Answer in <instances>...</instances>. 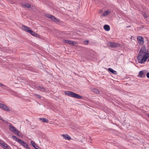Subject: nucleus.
Segmentation results:
<instances>
[{
	"label": "nucleus",
	"mask_w": 149,
	"mask_h": 149,
	"mask_svg": "<svg viewBox=\"0 0 149 149\" xmlns=\"http://www.w3.org/2000/svg\"><path fill=\"white\" fill-rule=\"evenodd\" d=\"M0 143L1 144V146L4 149H10L9 148V146H8V145L6 144V143L4 142H3V143Z\"/></svg>",
	"instance_id": "obj_7"
},
{
	"label": "nucleus",
	"mask_w": 149,
	"mask_h": 149,
	"mask_svg": "<svg viewBox=\"0 0 149 149\" xmlns=\"http://www.w3.org/2000/svg\"><path fill=\"white\" fill-rule=\"evenodd\" d=\"M2 87H3V88L5 89H6L8 88V87L4 85H3Z\"/></svg>",
	"instance_id": "obj_29"
},
{
	"label": "nucleus",
	"mask_w": 149,
	"mask_h": 149,
	"mask_svg": "<svg viewBox=\"0 0 149 149\" xmlns=\"http://www.w3.org/2000/svg\"><path fill=\"white\" fill-rule=\"evenodd\" d=\"M39 119L41 120L42 122L45 123H47L49 122V120L48 119H47L46 118H39Z\"/></svg>",
	"instance_id": "obj_12"
},
{
	"label": "nucleus",
	"mask_w": 149,
	"mask_h": 149,
	"mask_svg": "<svg viewBox=\"0 0 149 149\" xmlns=\"http://www.w3.org/2000/svg\"><path fill=\"white\" fill-rule=\"evenodd\" d=\"M52 20L56 22H60V20L59 19L56 18L54 16H53V17L52 18Z\"/></svg>",
	"instance_id": "obj_19"
},
{
	"label": "nucleus",
	"mask_w": 149,
	"mask_h": 149,
	"mask_svg": "<svg viewBox=\"0 0 149 149\" xmlns=\"http://www.w3.org/2000/svg\"><path fill=\"white\" fill-rule=\"evenodd\" d=\"M110 46L112 47H117L120 46V45L114 42H109Z\"/></svg>",
	"instance_id": "obj_6"
},
{
	"label": "nucleus",
	"mask_w": 149,
	"mask_h": 149,
	"mask_svg": "<svg viewBox=\"0 0 149 149\" xmlns=\"http://www.w3.org/2000/svg\"><path fill=\"white\" fill-rule=\"evenodd\" d=\"M45 16L46 17L49 18L51 19H52V18L54 16H53L49 14H46L45 15Z\"/></svg>",
	"instance_id": "obj_21"
},
{
	"label": "nucleus",
	"mask_w": 149,
	"mask_h": 149,
	"mask_svg": "<svg viewBox=\"0 0 149 149\" xmlns=\"http://www.w3.org/2000/svg\"><path fill=\"white\" fill-rule=\"evenodd\" d=\"M146 53L148 55V61H149V53L148 52V51H146Z\"/></svg>",
	"instance_id": "obj_27"
},
{
	"label": "nucleus",
	"mask_w": 149,
	"mask_h": 149,
	"mask_svg": "<svg viewBox=\"0 0 149 149\" xmlns=\"http://www.w3.org/2000/svg\"><path fill=\"white\" fill-rule=\"evenodd\" d=\"M24 146L27 148L30 149V148L29 147L28 145L26 143H25Z\"/></svg>",
	"instance_id": "obj_24"
},
{
	"label": "nucleus",
	"mask_w": 149,
	"mask_h": 149,
	"mask_svg": "<svg viewBox=\"0 0 149 149\" xmlns=\"http://www.w3.org/2000/svg\"><path fill=\"white\" fill-rule=\"evenodd\" d=\"M92 91L93 92L97 94H99L100 93L99 91L95 88H93L92 89Z\"/></svg>",
	"instance_id": "obj_18"
},
{
	"label": "nucleus",
	"mask_w": 149,
	"mask_h": 149,
	"mask_svg": "<svg viewBox=\"0 0 149 149\" xmlns=\"http://www.w3.org/2000/svg\"><path fill=\"white\" fill-rule=\"evenodd\" d=\"M144 16L145 17H148V16L146 14H145Z\"/></svg>",
	"instance_id": "obj_33"
},
{
	"label": "nucleus",
	"mask_w": 149,
	"mask_h": 149,
	"mask_svg": "<svg viewBox=\"0 0 149 149\" xmlns=\"http://www.w3.org/2000/svg\"><path fill=\"white\" fill-rule=\"evenodd\" d=\"M62 136L66 140H70L71 139V137L68 134H63Z\"/></svg>",
	"instance_id": "obj_11"
},
{
	"label": "nucleus",
	"mask_w": 149,
	"mask_h": 149,
	"mask_svg": "<svg viewBox=\"0 0 149 149\" xmlns=\"http://www.w3.org/2000/svg\"><path fill=\"white\" fill-rule=\"evenodd\" d=\"M23 7H25L27 8H30L31 7V5L28 3H22V5Z\"/></svg>",
	"instance_id": "obj_13"
},
{
	"label": "nucleus",
	"mask_w": 149,
	"mask_h": 149,
	"mask_svg": "<svg viewBox=\"0 0 149 149\" xmlns=\"http://www.w3.org/2000/svg\"><path fill=\"white\" fill-rule=\"evenodd\" d=\"M88 42L89 41L88 40H85L84 42V44L87 45L88 44Z\"/></svg>",
	"instance_id": "obj_28"
},
{
	"label": "nucleus",
	"mask_w": 149,
	"mask_h": 149,
	"mask_svg": "<svg viewBox=\"0 0 149 149\" xmlns=\"http://www.w3.org/2000/svg\"><path fill=\"white\" fill-rule=\"evenodd\" d=\"M110 13V11L109 10H108L107 11H105L103 14L104 16H106L108 15Z\"/></svg>",
	"instance_id": "obj_20"
},
{
	"label": "nucleus",
	"mask_w": 149,
	"mask_h": 149,
	"mask_svg": "<svg viewBox=\"0 0 149 149\" xmlns=\"http://www.w3.org/2000/svg\"><path fill=\"white\" fill-rule=\"evenodd\" d=\"M4 104H0V108L2 109L3 107H4Z\"/></svg>",
	"instance_id": "obj_30"
},
{
	"label": "nucleus",
	"mask_w": 149,
	"mask_h": 149,
	"mask_svg": "<svg viewBox=\"0 0 149 149\" xmlns=\"http://www.w3.org/2000/svg\"><path fill=\"white\" fill-rule=\"evenodd\" d=\"M12 137L17 142H18L19 143L21 144V145L23 146H24V145L25 144V142H24L23 141L18 138H17V137L15 136H12Z\"/></svg>",
	"instance_id": "obj_4"
},
{
	"label": "nucleus",
	"mask_w": 149,
	"mask_h": 149,
	"mask_svg": "<svg viewBox=\"0 0 149 149\" xmlns=\"http://www.w3.org/2000/svg\"><path fill=\"white\" fill-rule=\"evenodd\" d=\"M104 29L106 31H108L110 29V27L109 25L105 24L104 26Z\"/></svg>",
	"instance_id": "obj_14"
},
{
	"label": "nucleus",
	"mask_w": 149,
	"mask_h": 149,
	"mask_svg": "<svg viewBox=\"0 0 149 149\" xmlns=\"http://www.w3.org/2000/svg\"><path fill=\"white\" fill-rule=\"evenodd\" d=\"M146 70L141 71L139 72L138 77L140 78L144 77L146 76Z\"/></svg>",
	"instance_id": "obj_5"
},
{
	"label": "nucleus",
	"mask_w": 149,
	"mask_h": 149,
	"mask_svg": "<svg viewBox=\"0 0 149 149\" xmlns=\"http://www.w3.org/2000/svg\"><path fill=\"white\" fill-rule=\"evenodd\" d=\"M33 36L38 37H39L40 36L38 34L36 33L35 32H34V31H33L31 29V30L29 31V33Z\"/></svg>",
	"instance_id": "obj_9"
},
{
	"label": "nucleus",
	"mask_w": 149,
	"mask_h": 149,
	"mask_svg": "<svg viewBox=\"0 0 149 149\" xmlns=\"http://www.w3.org/2000/svg\"><path fill=\"white\" fill-rule=\"evenodd\" d=\"M137 39L139 44L143 45L144 43L143 38L142 36H139Z\"/></svg>",
	"instance_id": "obj_8"
},
{
	"label": "nucleus",
	"mask_w": 149,
	"mask_h": 149,
	"mask_svg": "<svg viewBox=\"0 0 149 149\" xmlns=\"http://www.w3.org/2000/svg\"><path fill=\"white\" fill-rule=\"evenodd\" d=\"M71 43L70 45H75L76 44V42H75L74 41H71Z\"/></svg>",
	"instance_id": "obj_25"
},
{
	"label": "nucleus",
	"mask_w": 149,
	"mask_h": 149,
	"mask_svg": "<svg viewBox=\"0 0 149 149\" xmlns=\"http://www.w3.org/2000/svg\"><path fill=\"white\" fill-rule=\"evenodd\" d=\"M38 89L44 92H45L46 91L45 88L43 86H39Z\"/></svg>",
	"instance_id": "obj_17"
},
{
	"label": "nucleus",
	"mask_w": 149,
	"mask_h": 149,
	"mask_svg": "<svg viewBox=\"0 0 149 149\" xmlns=\"http://www.w3.org/2000/svg\"><path fill=\"white\" fill-rule=\"evenodd\" d=\"M0 119H1V120H3V121H4V120H3V119H2V118H0Z\"/></svg>",
	"instance_id": "obj_35"
},
{
	"label": "nucleus",
	"mask_w": 149,
	"mask_h": 149,
	"mask_svg": "<svg viewBox=\"0 0 149 149\" xmlns=\"http://www.w3.org/2000/svg\"><path fill=\"white\" fill-rule=\"evenodd\" d=\"M146 49L145 46L141 48L138 56L137 57L138 62L141 63H144L148 59V55L146 53Z\"/></svg>",
	"instance_id": "obj_1"
},
{
	"label": "nucleus",
	"mask_w": 149,
	"mask_h": 149,
	"mask_svg": "<svg viewBox=\"0 0 149 149\" xmlns=\"http://www.w3.org/2000/svg\"><path fill=\"white\" fill-rule=\"evenodd\" d=\"M71 40H63V42H64L66 43H68L69 44H71Z\"/></svg>",
	"instance_id": "obj_22"
},
{
	"label": "nucleus",
	"mask_w": 149,
	"mask_h": 149,
	"mask_svg": "<svg viewBox=\"0 0 149 149\" xmlns=\"http://www.w3.org/2000/svg\"><path fill=\"white\" fill-rule=\"evenodd\" d=\"M146 76L148 78H149V72H148L147 73Z\"/></svg>",
	"instance_id": "obj_31"
},
{
	"label": "nucleus",
	"mask_w": 149,
	"mask_h": 149,
	"mask_svg": "<svg viewBox=\"0 0 149 149\" xmlns=\"http://www.w3.org/2000/svg\"><path fill=\"white\" fill-rule=\"evenodd\" d=\"M9 130L14 133L18 135L20 133L19 131H18L11 124H10L9 126Z\"/></svg>",
	"instance_id": "obj_3"
},
{
	"label": "nucleus",
	"mask_w": 149,
	"mask_h": 149,
	"mask_svg": "<svg viewBox=\"0 0 149 149\" xmlns=\"http://www.w3.org/2000/svg\"><path fill=\"white\" fill-rule=\"evenodd\" d=\"M35 96L37 97L38 98V99H40L41 98V96L39 95H38V94H35Z\"/></svg>",
	"instance_id": "obj_26"
},
{
	"label": "nucleus",
	"mask_w": 149,
	"mask_h": 149,
	"mask_svg": "<svg viewBox=\"0 0 149 149\" xmlns=\"http://www.w3.org/2000/svg\"><path fill=\"white\" fill-rule=\"evenodd\" d=\"M108 70L109 71L113 74H117V72L116 71L113 70L111 68H109L108 69Z\"/></svg>",
	"instance_id": "obj_16"
},
{
	"label": "nucleus",
	"mask_w": 149,
	"mask_h": 149,
	"mask_svg": "<svg viewBox=\"0 0 149 149\" xmlns=\"http://www.w3.org/2000/svg\"><path fill=\"white\" fill-rule=\"evenodd\" d=\"M31 145L33 146V147L34 148L36 147V146H37L36 145V144L33 141H32L31 142Z\"/></svg>",
	"instance_id": "obj_23"
},
{
	"label": "nucleus",
	"mask_w": 149,
	"mask_h": 149,
	"mask_svg": "<svg viewBox=\"0 0 149 149\" xmlns=\"http://www.w3.org/2000/svg\"><path fill=\"white\" fill-rule=\"evenodd\" d=\"M2 109L3 110L7 111H9L10 110V109L6 105H4Z\"/></svg>",
	"instance_id": "obj_15"
},
{
	"label": "nucleus",
	"mask_w": 149,
	"mask_h": 149,
	"mask_svg": "<svg viewBox=\"0 0 149 149\" xmlns=\"http://www.w3.org/2000/svg\"><path fill=\"white\" fill-rule=\"evenodd\" d=\"M65 94L68 96L78 99H82V97L72 91H66L65 92Z\"/></svg>",
	"instance_id": "obj_2"
},
{
	"label": "nucleus",
	"mask_w": 149,
	"mask_h": 149,
	"mask_svg": "<svg viewBox=\"0 0 149 149\" xmlns=\"http://www.w3.org/2000/svg\"><path fill=\"white\" fill-rule=\"evenodd\" d=\"M4 84H2V83L0 82V86L1 87H2L3 86Z\"/></svg>",
	"instance_id": "obj_32"
},
{
	"label": "nucleus",
	"mask_w": 149,
	"mask_h": 149,
	"mask_svg": "<svg viewBox=\"0 0 149 149\" xmlns=\"http://www.w3.org/2000/svg\"><path fill=\"white\" fill-rule=\"evenodd\" d=\"M39 147L37 146H36V147H35V149H39Z\"/></svg>",
	"instance_id": "obj_34"
},
{
	"label": "nucleus",
	"mask_w": 149,
	"mask_h": 149,
	"mask_svg": "<svg viewBox=\"0 0 149 149\" xmlns=\"http://www.w3.org/2000/svg\"><path fill=\"white\" fill-rule=\"evenodd\" d=\"M22 28L23 30L27 32L28 33L29 32V31L31 29L30 28L24 25H22Z\"/></svg>",
	"instance_id": "obj_10"
}]
</instances>
